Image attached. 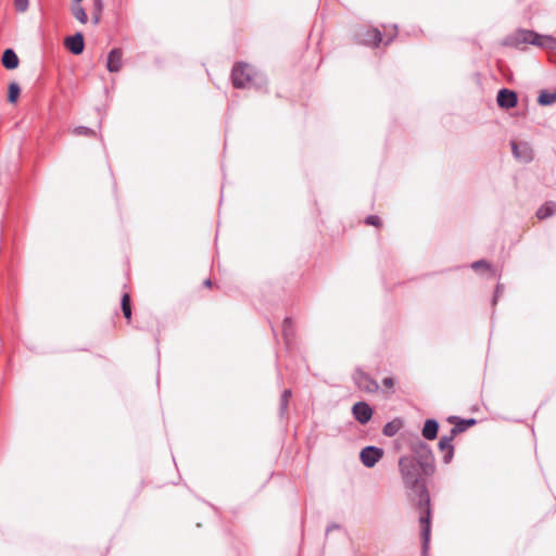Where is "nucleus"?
I'll list each match as a JSON object with an SVG mask.
<instances>
[{"mask_svg": "<svg viewBox=\"0 0 556 556\" xmlns=\"http://www.w3.org/2000/svg\"><path fill=\"white\" fill-rule=\"evenodd\" d=\"M451 422L457 420L455 426L451 429L452 435H457L468 429V427L476 425L477 420L473 418L470 419H457L456 417H451L448 419Z\"/></svg>", "mask_w": 556, "mask_h": 556, "instance_id": "13", "label": "nucleus"}, {"mask_svg": "<svg viewBox=\"0 0 556 556\" xmlns=\"http://www.w3.org/2000/svg\"><path fill=\"white\" fill-rule=\"evenodd\" d=\"M399 469L404 485L417 495V508L419 510L420 535L422 540V556L427 555L431 533V503L426 484L421 481V470L410 456H402L399 459Z\"/></svg>", "mask_w": 556, "mask_h": 556, "instance_id": "1", "label": "nucleus"}, {"mask_svg": "<svg viewBox=\"0 0 556 556\" xmlns=\"http://www.w3.org/2000/svg\"><path fill=\"white\" fill-rule=\"evenodd\" d=\"M21 88L17 83H11L8 88V101L15 103L20 97Z\"/></svg>", "mask_w": 556, "mask_h": 556, "instance_id": "20", "label": "nucleus"}, {"mask_svg": "<svg viewBox=\"0 0 556 556\" xmlns=\"http://www.w3.org/2000/svg\"><path fill=\"white\" fill-rule=\"evenodd\" d=\"M497 105L502 109L508 110L517 105V93L509 89H501L496 97Z\"/></svg>", "mask_w": 556, "mask_h": 556, "instance_id": "9", "label": "nucleus"}, {"mask_svg": "<svg viewBox=\"0 0 556 556\" xmlns=\"http://www.w3.org/2000/svg\"><path fill=\"white\" fill-rule=\"evenodd\" d=\"M403 427V421L400 418H395L384 425L382 433L386 437H394Z\"/></svg>", "mask_w": 556, "mask_h": 556, "instance_id": "15", "label": "nucleus"}, {"mask_svg": "<svg viewBox=\"0 0 556 556\" xmlns=\"http://www.w3.org/2000/svg\"><path fill=\"white\" fill-rule=\"evenodd\" d=\"M383 456V450L368 445L364 447L359 453L362 464L367 468H372Z\"/></svg>", "mask_w": 556, "mask_h": 556, "instance_id": "7", "label": "nucleus"}, {"mask_svg": "<svg viewBox=\"0 0 556 556\" xmlns=\"http://www.w3.org/2000/svg\"><path fill=\"white\" fill-rule=\"evenodd\" d=\"M73 134L75 136H79V137H93L96 136V134L93 132V130H91L90 128H87V127H76L73 131Z\"/></svg>", "mask_w": 556, "mask_h": 556, "instance_id": "26", "label": "nucleus"}, {"mask_svg": "<svg viewBox=\"0 0 556 556\" xmlns=\"http://www.w3.org/2000/svg\"><path fill=\"white\" fill-rule=\"evenodd\" d=\"M334 529H338V525H334V523H333V525L328 526V528H327V530H326L327 534H328L330 531L334 530Z\"/></svg>", "mask_w": 556, "mask_h": 556, "instance_id": "33", "label": "nucleus"}, {"mask_svg": "<svg viewBox=\"0 0 556 556\" xmlns=\"http://www.w3.org/2000/svg\"><path fill=\"white\" fill-rule=\"evenodd\" d=\"M554 215V211L552 210V205L549 202L543 204L538 211H536V217L539 219H545Z\"/></svg>", "mask_w": 556, "mask_h": 556, "instance_id": "23", "label": "nucleus"}, {"mask_svg": "<svg viewBox=\"0 0 556 556\" xmlns=\"http://www.w3.org/2000/svg\"><path fill=\"white\" fill-rule=\"evenodd\" d=\"M372 414V408L366 402H357L352 406V415L361 425H366L371 419Z\"/></svg>", "mask_w": 556, "mask_h": 556, "instance_id": "8", "label": "nucleus"}, {"mask_svg": "<svg viewBox=\"0 0 556 556\" xmlns=\"http://www.w3.org/2000/svg\"><path fill=\"white\" fill-rule=\"evenodd\" d=\"M2 64L8 70H14L18 66V56L12 49H7L3 52Z\"/></svg>", "mask_w": 556, "mask_h": 556, "instance_id": "14", "label": "nucleus"}, {"mask_svg": "<svg viewBox=\"0 0 556 556\" xmlns=\"http://www.w3.org/2000/svg\"><path fill=\"white\" fill-rule=\"evenodd\" d=\"M453 456H454V448L446 450L443 455V462L445 464L451 463V460L453 459Z\"/></svg>", "mask_w": 556, "mask_h": 556, "instance_id": "31", "label": "nucleus"}, {"mask_svg": "<svg viewBox=\"0 0 556 556\" xmlns=\"http://www.w3.org/2000/svg\"><path fill=\"white\" fill-rule=\"evenodd\" d=\"M352 379L355 386L363 392L376 393L379 390L378 382L359 368L354 370Z\"/></svg>", "mask_w": 556, "mask_h": 556, "instance_id": "5", "label": "nucleus"}, {"mask_svg": "<svg viewBox=\"0 0 556 556\" xmlns=\"http://www.w3.org/2000/svg\"><path fill=\"white\" fill-rule=\"evenodd\" d=\"M14 5L18 12H25L28 9V0H14Z\"/></svg>", "mask_w": 556, "mask_h": 556, "instance_id": "29", "label": "nucleus"}, {"mask_svg": "<svg viewBox=\"0 0 556 556\" xmlns=\"http://www.w3.org/2000/svg\"><path fill=\"white\" fill-rule=\"evenodd\" d=\"M470 267L475 270V271H479L480 269H483V270H486L489 271L490 276L491 277H494L496 276V270L493 268V266L485 260H479V261H476V262H472L470 264Z\"/></svg>", "mask_w": 556, "mask_h": 556, "instance_id": "16", "label": "nucleus"}, {"mask_svg": "<svg viewBox=\"0 0 556 556\" xmlns=\"http://www.w3.org/2000/svg\"><path fill=\"white\" fill-rule=\"evenodd\" d=\"M97 5H98V9L101 10V0H97Z\"/></svg>", "mask_w": 556, "mask_h": 556, "instance_id": "36", "label": "nucleus"}, {"mask_svg": "<svg viewBox=\"0 0 556 556\" xmlns=\"http://www.w3.org/2000/svg\"><path fill=\"white\" fill-rule=\"evenodd\" d=\"M93 23H94V24H98V23H99V16L93 17Z\"/></svg>", "mask_w": 556, "mask_h": 556, "instance_id": "37", "label": "nucleus"}, {"mask_svg": "<svg viewBox=\"0 0 556 556\" xmlns=\"http://www.w3.org/2000/svg\"><path fill=\"white\" fill-rule=\"evenodd\" d=\"M65 47L74 54H80L84 51V36L80 33L65 39Z\"/></svg>", "mask_w": 556, "mask_h": 556, "instance_id": "11", "label": "nucleus"}, {"mask_svg": "<svg viewBox=\"0 0 556 556\" xmlns=\"http://www.w3.org/2000/svg\"><path fill=\"white\" fill-rule=\"evenodd\" d=\"M538 102L540 105H552L556 102V91L542 90L539 94Z\"/></svg>", "mask_w": 556, "mask_h": 556, "instance_id": "17", "label": "nucleus"}, {"mask_svg": "<svg viewBox=\"0 0 556 556\" xmlns=\"http://www.w3.org/2000/svg\"><path fill=\"white\" fill-rule=\"evenodd\" d=\"M544 42H553L548 35H540L529 29H519L508 38L505 43L514 47H519L523 43H531L533 46L543 48Z\"/></svg>", "mask_w": 556, "mask_h": 556, "instance_id": "3", "label": "nucleus"}, {"mask_svg": "<svg viewBox=\"0 0 556 556\" xmlns=\"http://www.w3.org/2000/svg\"><path fill=\"white\" fill-rule=\"evenodd\" d=\"M382 386L388 388V389H392L393 386H394V380L393 378L391 377H386L382 379Z\"/></svg>", "mask_w": 556, "mask_h": 556, "instance_id": "32", "label": "nucleus"}, {"mask_svg": "<svg viewBox=\"0 0 556 556\" xmlns=\"http://www.w3.org/2000/svg\"><path fill=\"white\" fill-rule=\"evenodd\" d=\"M381 41V34L377 29L368 31V38L364 39L367 45H378Z\"/></svg>", "mask_w": 556, "mask_h": 556, "instance_id": "25", "label": "nucleus"}, {"mask_svg": "<svg viewBox=\"0 0 556 556\" xmlns=\"http://www.w3.org/2000/svg\"><path fill=\"white\" fill-rule=\"evenodd\" d=\"M123 65V53L121 49H113L108 56L106 68L111 73H117Z\"/></svg>", "mask_w": 556, "mask_h": 556, "instance_id": "10", "label": "nucleus"}, {"mask_svg": "<svg viewBox=\"0 0 556 556\" xmlns=\"http://www.w3.org/2000/svg\"><path fill=\"white\" fill-rule=\"evenodd\" d=\"M72 12L77 21H79L83 24L87 23L88 16L83 7H80L79 4H75L72 8Z\"/></svg>", "mask_w": 556, "mask_h": 556, "instance_id": "22", "label": "nucleus"}, {"mask_svg": "<svg viewBox=\"0 0 556 556\" xmlns=\"http://www.w3.org/2000/svg\"><path fill=\"white\" fill-rule=\"evenodd\" d=\"M410 450L413 453L412 458L419 466L424 476L430 477L435 472L434 457L430 446L417 439L412 443Z\"/></svg>", "mask_w": 556, "mask_h": 556, "instance_id": "2", "label": "nucleus"}, {"mask_svg": "<svg viewBox=\"0 0 556 556\" xmlns=\"http://www.w3.org/2000/svg\"><path fill=\"white\" fill-rule=\"evenodd\" d=\"M549 204L552 205V210L554 211V214H556V202L551 201Z\"/></svg>", "mask_w": 556, "mask_h": 556, "instance_id": "34", "label": "nucleus"}, {"mask_svg": "<svg viewBox=\"0 0 556 556\" xmlns=\"http://www.w3.org/2000/svg\"><path fill=\"white\" fill-rule=\"evenodd\" d=\"M455 435H452V432L450 431L448 435H442L439 441V448L442 452H445L446 450L454 448L452 441L454 440Z\"/></svg>", "mask_w": 556, "mask_h": 556, "instance_id": "21", "label": "nucleus"}, {"mask_svg": "<svg viewBox=\"0 0 556 556\" xmlns=\"http://www.w3.org/2000/svg\"><path fill=\"white\" fill-rule=\"evenodd\" d=\"M439 424L435 419H427L421 430L426 440H434L438 435Z\"/></svg>", "mask_w": 556, "mask_h": 556, "instance_id": "12", "label": "nucleus"}, {"mask_svg": "<svg viewBox=\"0 0 556 556\" xmlns=\"http://www.w3.org/2000/svg\"><path fill=\"white\" fill-rule=\"evenodd\" d=\"M122 311L126 319L131 318V307H130V296L128 293H125L122 298Z\"/></svg>", "mask_w": 556, "mask_h": 556, "instance_id": "24", "label": "nucleus"}, {"mask_svg": "<svg viewBox=\"0 0 556 556\" xmlns=\"http://www.w3.org/2000/svg\"><path fill=\"white\" fill-rule=\"evenodd\" d=\"M504 293V285L502 283H497L496 287H495V291H494V295H493V299H492V304L495 305L498 301V299L501 298V295Z\"/></svg>", "mask_w": 556, "mask_h": 556, "instance_id": "27", "label": "nucleus"}, {"mask_svg": "<svg viewBox=\"0 0 556 556\" xmlns=\"http://www.w3.org/2000/svg\"><path fill=\"white\" fill-rule=\"evenodd\" d=\"M282 334H283L286 344L288 345L293 336L292 320L289 317H286L282 321Z\"/></svg>", "mask_w": 556, "mask_h": 556, "instance_id": "18", "label": "nucleus"}, {"mask_svg": "<svg viewBox=\"0 0 556 556\" xmlns=\"http://www.w3.org/2000/svg\"><path fill=\"white\" fill-rule=\"evenodd\" d=\"M514 156L521 163H529L533 160L534 152L529 141H510Z\"/></svg>", "mask_w": 556, "mask_h": 556, "instance_id": "6", "label": "nucleus"}, {"mask_svg": "<svg viewBox=\"0 0 556 556\" xmlns=\"http://www.w3.org/2000/svg\"><path fill=\"white\" fill-rule=\"evenodd\" d=\"M211 283H212V282H211V280H210V279H206V280L204 281V286H206V287H210V286H211Z\"/></svg>", "mask_w": 556, "mask_h": 556, "instance_id": "35", "label": "nucleus"}, {"mask_svg": "<svg viewBox=\"0 0 556 556\" xmlns=\"http://www.w3.org/2000/svg\"><path fill=\"white\" fill-rule=\"evenodd\" d=\"M255 71L248 64H238L232 70V83L236 88L249 87L255 76Z\"/></svg>", "mask_w": 556, "mask_h": 556, "instance_id": "4", "label": "nucleus"}, {"mask_svg": "<svg viewBox=\"0 0 556 556\" xmlns=\"http://www.w3.org/2000/svg\"><path fill=\"white\" fill-rule=\"evenodd\" d=\"M292 395V391L290 389H286L280 397L279 412L281 416H285L288 410L289 399Z\"/></svg>", "mask_w": 556, "mask_h": 556, "instance_id": "19", "label": "nucleus"}, {"mask_svg": "<svg viewBox=\"0 0 556 556\" xmlns=\"http://www.w3.org/2000/svg\"><path fill=\"white\" fill-rule=\"evenodd\" d=\"M549 39L553 41V42H544V46H543V49H546V50H551V51H555L556 52V38L555 37H552L549 36Z\"/></svg>", "mask_w": 556, "mask_h": 556, "instance_id": "30", "label": "nucleus"}, {"mask_svg": "<svg viewBox=\"0 0 556 556\" xmlns=\"http://www.w3.org/2000/svg\"><path fill=\"white\" fill-rule=\"evenodd\" d=\"M365 223L369 226L380 227L381 219L377 215H369L366 217Z\"/></svg>", "mask_w": 556, "mask_h": 556, "instance_id": "28", "label": "nucleus"}]
</instances>
